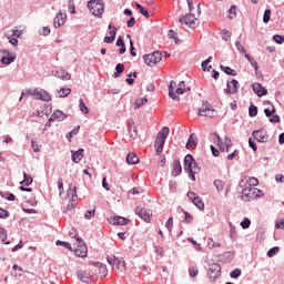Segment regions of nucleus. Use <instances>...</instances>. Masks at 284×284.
Listing matches in <instances>:
<instances>
[{"mask_svg":"<svg viewBox=\"0 0 284 284\" xmlns=\"http://www.w3.org/2000/svg\"><path fill=\"white\" fill-rule=\"evenodd\" d=\"M88 8L94 17H101L105 10V4L102 0H91L88 2Z\"/></svg>","mask_w":284,"mask_h":284,"instance_id":"7ed1b4c3","label":"nucleus"},{"mask_svg":"<svg viewBox=\"0 0 284 284\" xmlns=\"http://www.w3.org/2000/svg\"><path fill=\"white\" fill-rule=\"evenodd\" d=\"M83 159V149H79L77 152L72 153V162L79 163Z\"/></svg>","mask_w":284,"mask_h":284,"instance_id":"c85d7f7f","label":"nucleus"},{"mask_svg":"<svg viewBox=\"0 0 284 284\" xmlns=\"http://www.w3.org/2000/svg\"><path fill=\"white\" fill-rule=\"evenodd\" d=\"M241 183H245L246 187H256L258 185V179L256 178H244Z\"/></svg>","mask_w":284,"mask_h":284,"instance_id":"393cba45","label":"nucleus"},{"mask_svg":"<svg viewBox=\"0 0 284 284\" xmlns=\"http://www.w3.org/2000/svg\"><path fill=\"white\" fill-rule=\"evenodd\" d=\"M250 225H252V222L250 221V219L245 217L242 222H241V227H243V230H247V227H250Z\"/></svg>","mask_w":284,"mask_h":284,"instance_id":"5fc2aeb1","label":"nucleus"},{"mask_svg":"<svg viewBox=\"0 0 284 284\" xmlns=\"http://www.w3.org/2000/svg\"><path fill=\"white\" fill-rule=\"evenodd\" d=\"M273 41H275V43H280V44L284 43V37L276 34L273 37Z\"/></svg>","mask_w":284,"mask_h":284,"instance_id":"e2e57ef3","label":"nucleus"},{"mask_svg":"<svg viewBox=\"0 0 284 284\" xmlns=\"http://www.w3.org/2000/svg\"><path fill=\"white\" fill-rule=\"evenodd\" d=\"M55 245H61L62 247H65V250H69L70 252H72V245L68 242H63L61 240H58L55 242Z\"/></svg>","mask_w":284,"mask_h":284,"instance_id":"37998d69","label":"nucleus"},{"mask_svg":"<svg viewBox=\"0 0 284 284\" xmlns=\"http://www.w3.org/2000/svg\"><path fill=\"white\" fill-rule=\"evenodd\" d=\"M94 276V272L92 271V267H89L85 271H78V277L83 283H88L89 278H92Z\"/></svg>","mask_w":284,"mask_h":284,"instance_id":"2eb2a0df","label":"nucleus"},{"mask_svg":"<svg viewBox=\"0 0 284 284\" xmlns=\"http://www.w3.org/2000/svg\"><path fill=\"white\" fill-rule=\"evenodd\" d=\"M270 17H272V10L266 9V10L264 11L263 22H264V23H270Z\"/></svg>","mask_w":284,"mask_h":284,"instance_id":"de8ad7c7","label":"nucleus"},{"mask_svg":"<svg viewBox=\"0 0 284 284\" xmlns=\"http://www.w3.org/2000/svg\"><path fill=\"white\" fill-rule=\"evenodd\" d=\"M0 239L4 245H10V241H6L8 239V231L3 227H0Z\"/></svg>","mask_w":284,"mask_h":284,"instance_id":"2f4dec72","label":"nucleus"},{"mask_svg":"<svg viewBox=\"0 0 284 284\" xmlns=\"http://www.w3.org/2000/svg\"><path fill=\"white\" fill-rule=\"evenodd\" d=\"M129 134H130L131 139H133V141H134V139H136V136L139 135V130L136 129V126L130 125Z\"/></svg>","mask_w":284,"mask_h":284,"instance_id":"58836bf2","label":"nucleus"},{"mask_svg":"<svg viewBox=\"0 0 284 284\" xmlns=\"http://www.w3.org/2000/svg\"><path fill=\"white\" fill-rule=\"evenodd\" d=\"M14 59H17V55L9 51H3V55L1 58V63L4 65H10V63H13Z\"/></svg>","mask_w":284,"mask_h":284,"instance_id":"f3484780","label":"nucleus"},{"mask_svg":"<svg viewBox=\"0 0 284 284\" xmlns=\"http://www.w3.org/2000/svg\"><path fill=\"white\" fill-rule=\"evenodd\" d=\"M74 245L75 256L85 258V256H88V246L85 245V242H83V240H79V242H75Z\"/></svg>","mask_w":284,"mask_h":284,"instance_id":"6e6552de","label":"nucleus"},{"mask_svg":"<svg viewBox=\"0 0 284 284\" xmlns=\"http://www.w3.org/2000/svg\"><path fill=\"white\" fill-rule=\"evenodd\" d=\"M173 225H174V219L169 217V220H168L166 223H165L166 230H168L169 232H171Z\"/></svg>","mask_w":284,"mask_h":284,"instance_id":"6e6d98bb","label":"nucleus"},{"mask_svg":"<svg viewBox=\"0 0 284 284\" xmlns=\"http://www.w3.org/2000/svg\"><path fill=\"white\" fill-rule=\"evenodd\" d=\"M235 47L239 50V52H241V54H244V57H245V54H247V51L245 50V48L243 45H241L240 41L235 42Z\"/></svg>","mask_w":284,"mask_h":284,"instance_id":"603ef678","label":"nucleus"},{"mask_svg":"<svg viewBox=\"0 0 284 284\" xmlns=\"http://www.w3.org/2000/svg\"><path fill=\"white\" fill-rule=\"evenodd\" d=\"M241 199L243 201H252L255 199L254 186H245L242 191Z\"/></svg>","mask_w":284,"mask_h":284,"instance_id":"4468645a","label":"nucleus"},{"mask_svg":"<svg viewBox=\"0 0 284 284\" xmlns=\"http://www.w3.org/2000/svg\"><path fill=\"white\" fill-rule=\"evenodd\" d=\"M219 276H221V264H219V263L211 264L210 268H209L210 282L214 283V281H216V278H219Z\"/></svg>","mask_w":284,"mask_h":284,"instance_id":"1a4fd4ad","label":"nucleus"},{"mask_svg":"<svg viewBox=\"0 0 284 284\" xmlns=\"http://www.w3.org/2000/svg\"><path fill=\"white\" fill-rule=\"evenodd\" d=\"M275 227L277 230H284V220L276 222Z\"/></svg>","mask_w":284,"mask_h":284,"instance_id":"774afa93","label":"nucleus"},{"mask_svg":"<svg viewBox=\"0 0 284 284\" xmlns=\"http://www.w3.org/2000/svg\"><path fill=\"white\" fill-rule=\"evenodd\" d=\"M126 163L129 165H136V163H139V155H136V153L131 152L126 155Z\"/></svg>","mask_w":284,"mask_h":284,"instance_id":"a878e982","label":"nucleus"},{"mask_svg":"<svg viewBox=\"0 0 284 284\" xmlns=\"http://www.w3.org/2000/svg\"><path fill=\"white\" fill-rule=\"evenodd\" d=\"M252 136L255 139V141H258V143H267L270 139L267 132L263 130L253 131Z\"/></svg>","mask_w":284,"mask_h":284,"instance_id":"f8f14e48","label":"nucleus"},{"mask_svg":"<svg viewBox=\"0 0 284 284\" xmlns=\"http://www.w3.org/2000/svg\"><path fill=\"white\" fill-rule=\"evenodd\" d=\"M145 103H148V98L136 99L135 102H134L135 110H139V108H141L142 105H145Z\"/></svg>","mask_w":284,"mask_h":284,"instance_id":"4c0bfd02","label":"nucleus"},{"mask_svg":"<svg viewBox=\"0 0 284 284\" xmlns=\"http://www.w3.org/2000/svg\"><path fill=\"white\" fill-rule=\"evenodd\" d=\"M245 59L251 63V65L254 67L255 72L258 70V62L254 60V58H251L250 54L245 53Z\"/></svg>","mask_w":284,"mask_h":284,"instance_id":"a19ab883","label":"nucleus"},{"mask_svg":"<svg viewBox=\"0 0 284 284\" xmlns=\"http://www.w3.org/2000/svg\"><path fill=\"white\" fill-rule=\"evenodd\" d=\"M234 17H236V6H232L230 9H229V19H234Z\"/></svg>","mask_w":284,"mask_h":284,"instance_id":"864d4df0","label":"nucleus"},{"mask_svg":"<svg viewBox=\"0 0 284 284\" xmlns=\"http://www.w3.org/2000/svg\"><path fill=\"white\" fill-rule=\"evenodd\" d=\"M163 55L159 51H154L153 53L143 57L144 63H146L150 68H154L156 63H161Z\"/></svg>","mask_w":284,"mask_h":284,"instance_id":"423d86ee","label":"nucleus"},{"mask_svg":"<svg viewBox=\"0 0 284 284\" xmlns=\"http://www.w3.org/2000/svg\"><path fill=\"white\" fill-rule=\"evenodd\" d=\"M184 171L189 174L191 181H196L194 174H199L201 172V168L199 164H196V161L192 154H187L184 158Z\"/></svg>","mask_w":284,"mask_h":284,"instance_id":"f257e3e1","label":"nucleus"},{"mask_svg":"<svg viewBox=\"0 0 284 284\" xmlns=\"http://www.w3.org/2000/svg\"><path fill=\"white\" fill-rule=\"evenodd\" d=\"M65 19H67L65 14H63L61 12L58 13L53 20L54 28H61V26H63V23H65Z\"/></svg>","mask_w":284,"mask_h":284,"instance_id":"b1692460","label":"nucleus"},{"mask_svg":"<svg viewBox=\"0 0 284 284\" xmlns=\"http://www.w3.org/2000/svg\"><path fill=\"white\" fill-rule=\"evenodd\" d=\"M252 88L253 92H255L257 97H265V94H267V90H265V88H263V84L258 82L253 83Z\"/></svg>","mask_w":284,"mask_h":284,"instance_id":"4be33fe9","label":"nucleus"},{"mask_svg":"<svg viewBox=\"0 0 284 284\" xmlns=\"http://www.w3.org/2000/svg\"><path fill=\"white\" fill-rule=\"evenodd\" d=\"M278 252H281V248L278 246H274V247L270 248L267 251L268 258L276 256V254H278Z\"/></svg>","mask_w":284,"mask_h":284,"instance_id":"ea45409f","label":"nucleus"},{"mask_svg":"<svg viewBox=\"0 0 284 284\" xmlns=\"http://www.w3.org/2000/svg\"><path fill=\"white\" fill-rule=\"evenodd\" d=\"M106 261L115 272H125V261L114 255L108 256Z\"/></svg>","mask_w":284,"mask_h":284,"instance_id":"39448f33","label":"nucleus"},{"mask_svg":"<svg viewBox=\"0 0 284 284\" xmlns=\"http://www.w3.org/2000/svg\"><path fill=\"white\" fill-rule=\"evenodd\" d=\"M135 8L141 12V14L143 17H145V19H150V12H148V9H145V7H143L141 3L136 2Z\"/></svg>","mask_w":284,"mask_h":284,"instance_id":"7c9ffc66","label":"nucleus"},{"mask_svg":"<svg viewBox=\"0 0 284 284\" xmlns=\"http://www.w3.org/2000/svg\"><path fill=\"white\" fill-rule=\"evenodd\" d=\"M214 185L217 190V192H222L224 194V196H227V192L230 191V187L227 185H225V182L221 181V180H215L214 181Z\"/></svg>","mask_w":284,"mask_h":284,"instance_id":"6ab92c4d","label":"nucleus"},{"mask_svg":"<svg viewBox=\"0 0 284 284\" xmlns=\"http://www.w3.org/2000/svg\"><path fill=\"white\" fill-rule=\"evenodd\" d=\"M126 26H128L129 28H134V26H136V19L130 18V19L126 21Z\"/></svg>","mask_w":284,"mask_h":284,"instance_id":"69168bd1","label":"nucleus"},{"mask_svg":"<svg viewBox=\"0 0 284 284\" xmlns=\"http://www.w3.org/2000/svg\"><path fill=\"white\" fill-rule=\"evenodd\" d=\"M196 145H199V138H196V134L192 133L189 136L186 150H195Z\"/></svg>","mask_w":284,"mask_h":284,"instance_id":"412c9836","label":"nucleus"},{"mask_svg":"<svg viewBox=\"0 0 284 284\" xmlns=\"http://www.w3.org/2000/svg\"><path fill=\"white\" fill-rule=\"evenodd\" d=\"M55 75L58 79H62V81H70V73L65 71H58Z\"/></svg>","mask_w":284,"mask_h":284,"instance_id":"c9c22d12","label":"nucleus"},{"mask_svg":"<svg viewBox=\"0 0 284 284\" xmlns=\"http://www.w3.org/2000/svg\"><path fill=\"white\" fill-rule=\"evenodd\" d=\"M221 34L224 41H230V39L232 38V33L225 29L221 31Z\"/></svg>","mask_w":284,"mask_h":284,"instance_id":"09e8293b","label":"nucleus"},{"mask_svg":"<svg viewBox=\"0 0 284 284\" xmlns=\"http://www.w3.org/2000/svg\"><path fill=\"white\" fill-rule=\"evenodd\" d=\"M28 94L29 97H33L38 101H44V102L52 101V95H50V93H48V91L43 89L29 90Z\"/></svg>","mask_w":284,"mask_h":284,"instance_id":"20e7f679","label":"nucleus"},{"mask_svg":"<svg viewBox=\"0 0 284 284\" xmlns=\"http://www.w3.org/2000/svg\"><path fill=\"white\" fill-rule=\"evenodd\" d=\"M220 68H221V70H222L225 74H229V77H236V70H233V69L230 68V67H223V65H221Z\"/></svg>","mask_w":284,"mask_h":284,"instance_id":"72a5a7b5","label":"nucleus"},{"mask_svg":"<svg viewBox=\"0 0 284 284\" xmlns=\"http://www.w3.org/2000/svg\"><path fill=\"white\" fill-rule=\"evenodd\" d=\"M275 113H276V108H274V106H273L272 110H270V109H265V110H264V114H265L266 116H273Z\"/></svg>","mask_w":284,"mask_h":284,"instance_id":"680f3d73","label":"nucleus"},{"mask_svg":"<svg viewBox=\"0 0 284 284\" xmlns=\"http://www.w3.org/2000/svg\"><path fill=\"white\" fill-rule=\"evenodd\" d=\"M183 172V168H181V162H174L173 163V170H172V175L173 176H179Z\"/></svg>","mask_w":284,"mask_h":284,"instance_id":"c756f323","label":"nucleus"},{"mask_svg":"<svg viewBox=\"0 0 284 284\" xmlns=\"http://www.w3.org/2000/svg\"><path fill=\"white\" fill-rule=\"evenodd\" d=\"M40 34H42V37H48V34H50V28L48 27L42 28V30L40 31Z\"/></svg>","mask_w":284,"mask_h":284,"instance_id":"338daca9","label":"nucleus"},{"mask_svg":"<svg viewBox=\"0 0 284 284\" xmlns=\"http://www.w3.org/2000/svg\"><path fill=\"white\" fill-rule=\"evenodd\" d=\"M79 101H80L79 108L81 112H83V114H88L89 110L85 103L83 102V99H80Z\"/></svg>","mask_w":284,"mask_h":284,"instance_id":"3c124183","label":"nucleus"},{"mask_svg":"<svg viewBox=\"0 0 284 284\" xmlns=\"http://www.w3.org/2000/svg\"><path fill=\"white\" fill-rule=\"evenodd\" d=\"M109 37H111L112 39H116V27H114L113 24H109Z\"/></svg>","mask_w":284,"mask_h":284,"instance_id":"c03bdc74","label":"nucleus"},{"mask_svg":"<svg viewBox=\"0 0 284 284\" xmlns=\"http://www.w3.org/2000/svg\"><path fill=\"white\" fill-rule=\"evenodd\" d=\"M199 115L200 116H214V109H212V105H210V104H202V106L199 109Z\"/></svg>","mask_w":284,"mask_h":284,"instance_id":"dca6fc26","label":"nucleus"},{"mask_svg":"<svg viewBox=\"0 0 284 284\" xmlns=\"http://www.w3.org/2000/svg\"><path fill=\"white\" fill-rule=\"evenodd\" d=\"M68 8H69V12L71 14H75L77 13V9L74 7V0H69Z\"/></svg>","mask_w":284,"mask_h":284,"instance_id":"8fccbe9b","label":"nucleus"},{"mask_svg":"<svg viewBox=\"0 0 284 284\" xmlns=\"http://www.w3.org/2000/svg\"><path fill=\"white\" fill-rule=\"evenodd\" d=\"M189 274H190V276H192V278H195V276H199V268H196V267L190 268Z\"/></svg>","mask_w":284,"mask_h":284,"instance_id":"bf43d9fd","label":"nucleus"},{"mask_svg":"<svg viewBox=\"0 0 284 284\" xmlns=\"http://www.w3.org/2000/svg\"><path fill=\"white\" fill-rule=\"evenodd\" d=\"M69 236L70 239H74L75 240V243H79V240L80 241H83L80 236H79V233H77V229H71L69 231Z\"/></svg>","mask_w":284,"mask_h":284,"instance_id":"e433bc0d","label":"nucleus"},{"mask_svg":"<svg viewBox=\"0 0 284 284\" xmlns=\"http://www.w3.org/2000/svg\"><path fill=\"white\" fill-rule=\"evenodd\" d=\"M169 134H170V128L168 126H163L156 134L155 143H154V150L156 154H161V152H163V146L165 145V139H168Z\"/></svg>","mask_w":284,"mask_h":284,"instance_id":"f03ea898","label":"nucleus"},{"mask_svg":"<svg viewBox=\"0 0 284 284\" xmlns=\"http://www.w3.org/2000/svg\"><path fill=\"white\" fill-rule=\"evenodd\" d=\"M180 23H182V26H189V28H196L199 27V19L194 17V14L189 13L180 18Z\"/></svg>","mask_w":284,"mask_h":284,"instance_id":"0eeeda50","label":"nucleus"},{"mask_svg":"<svg viewBox=\"0 0 284 284\" xmlns=\"http://www.w3.org/2000/svg\"><path fill=\"white\" fill-rule=\"evenodd\" d=\"M227 94H236L239 92V81L232 80L226 84Z\"/></svg>","mask_w":284,"mask_h":284,"instance_id":"aec40b11","label":"nucleus"},{"mask_svg":"<svg viewBox=\"0 0 284 284\" xmlns=\"http://www.w3.org/2000/svg\"><path fill=\"white\" fill-rule=\"evenodd\" d=\"M95 212H97V207H94L92 211H87L85 214H84V217H85L88 221H90V219H91L92 216H94Z\"/></svg>","mask_w":284,"mask_h":284,"instance_id":"4d7b16f0","label":"nucleus"},{"mask_svg":"<svg viewBox=\"0 0 284 284\" xmlns=\"http://www.w3.org/2000/svg\"><path fill=\"white\" fill-rule=\"evenodd\" d=\"M65 119H68V115H65V113H63L62 111L57 110L49 118V122L50 121H65Z\"/></svg>","mask_w":284,"mask_h":284,"instance_id":"5701e85b","label":"nucleus"},{"mask_svg":"<svg viewBox=\"0 0 284 284\" xmlns=\"http://www.w3.org/2000/svg\"><path fill=\"white\" fill-rule=\"evenodd\" d=\"M231 278H239L241 276V270L236 268L230 273Z\"/></svg>","mask_w":284,"mask_h":284,"instance_id":"052dcab7","label":"nucleus"},{"mask_svg":"<svg viewBox=\"0 0 284 284\" xmlns=\"http://www.w3.org/2000/svg\"><path fill=\"white\" fill-rule=\"evenodd\" d=\"M72 92V89H60L58 90L59 97L65 98L69 97Z\"/></svg>","mask_w":284,"mask_h":284,"instance_id":"79ce46f5","label":"nucleus"},{"mask_svg":"<svg viewBox=\"0 0 284 284\" xmlns=\"http://www.w3.org/2000/svg\"><path fill=\"white\" fill-rule=\"evenodd\" d=\"M175 87L176 83L174 82V80H172L169 85V97L170 99H173V101H179V97H176V93H174L173 91Z\"/></svg>","mask_w":284,"mask_h":284,"instance_id":"bb28decb","label":"nucleus"},{"mask_svg":"<svg viewBox=\"0 0 284 284\" xmlns=\"http://www.w3.org/2000/svg\"><path fill=\"white\" fill-rule=\"evenodd\" d=\"M32 181L33 179L31 178V175H28V173H23V181L20 183L21 185H24L26 187H28V185H32Z\"/></svg>","mask_w":284,"mask_h":284,"instance_id":"473e14b6","label":"nucleus"},{"mask_svg":"<svg viewBox=\"0 0 284 284\" xmlns=\"http://www.w3.org/2000/svg\"><path fill=\"white\" fill-rule=\"evenodd\" d=\"M109 223H111V225H128L130 220L123 216H113L109 219Z\"/></svg>","mask_w":284,"mask_h":284,"instance_id":"a211bd4d","label":"nucleus"},{"mask_svg":"<svg viewBox=\"0 0 284 284\" xmlns=\"http://www.w3.org/2000/svg\"><path fill=\"white\" fill-rule=\"evenodd\" d=\"M116 73L118 74H123L124 70H125V65H123L122 63H118L115 67Z\"/></svg>","mask_w":284,"mask_h":284,"instance_id":"13d9d810","label":"nucleus"},{"mask_svg":"<svg viewBox=\"0 0 284 284\" xmlns=\"http://www.w3.org/2000/svg\"><path fill=\"white\" fill-rule=\"evenodd\" d=\"M230 148H232V140L225 138L224 142L220 144V150H222V152H230Z\"/></svg>","mask_w":284,"mask_h":284,"instance_id":"cd10ccee","label":"nucleus"},{"mask_svg":"<svg viewBox=\"0 0 284 284\" xmlns=\"http://www.w3.org/2000/svg\"><path fill=\"white\" fill-rule=\"evenodd\" d=\"M248 114L250 116H256V114H258V108H256V105L254 104H251L248 109Z\"/></svg>","mask_w":284,"mask_h":284,"instance_id":"a18cd8bd","label":"nucleus"},{"mask_svg":"<svg viewBox=\"0 0 284 284\" xmlns=\"http://www.w3.org/2000/svg\"><path fill=\"white\" fill-rule=\"evenodd\" d=\"M135 214H138V216H140V219H142L143 221H145V223H150V221H152V210L150 209H135Z\"/></svg>","mask_w":284,"mask_h":284,"instance_id":"9b49d317","label":"nucleus"},{"mask_svg":"<svg viewBox=\"0 0 284 284\" xmlns=\"http://www.w3.org/2000/svg\"><path fill=\"white\" fill-rule=\"evenodd\" d=\"M91 272H94V276L99 273L100 276H108V267L100 262H95L91 264Z\"/></svg>","mask_w":284,"mask_h":284,"instance_id":"9d476101","label":"nucleus"},{"mask_svg":"<svg viewBox=\"0 0 284 284\" xmlns=\"http://www.w3.org/2000/svg\"><path fill=\"white\" fill-rule=\"evenodd\" d=\"M187 196L192 201V203L197 206V209L205 210V204L203 203V200L199 195H196V193L189 192Z\"/></svg>","mask_w":284,"mask_h":284,"instance_id":"ddd939ff","label":"nucleus"},{"mask_svg":"<svg viewBox=\"0 0 284 284\" xmlns=\"http://www.w3.org/2000/svg\"><path fill=\"white\" fill-rule=\"evenodd\" d=\"M212 61V57H209L205 61L202 62V70L205 72L207 70L209 63Z\"/></svg>","mask_w":284,"mask_h":284,"instance_id":"0e129e2a","label":"nucleus"},{"mask_svg":"<svg viewBox=\"0 0 284 284\" xmlns=\"http://www.w3.org/2000/svg\"><path fill=\"white\" fill-rule=\"evenodd\" d=\"M207 247H210V250H214V247H221V243H216V242H214L213 239H209Z\"/></svg>","mask_w":284,"mask_h":284,"instance_id":"49530a36","label":"nucleus"},{"mask_svg":"<svg viewBox=\"0 0 284 284\" xmlns=\"http://www.w3.org/2000/svg\"><path fill=\"white\" fill-rule=\"evenodd\" d=\"M68 194H71V201H77L78 196H77V186L70 184L69 185V192Z\"/></svg>","mask_w":284,"mask_h":284,"instance_id":"f704fd0d","label":"nucleus"}]
</instances>
